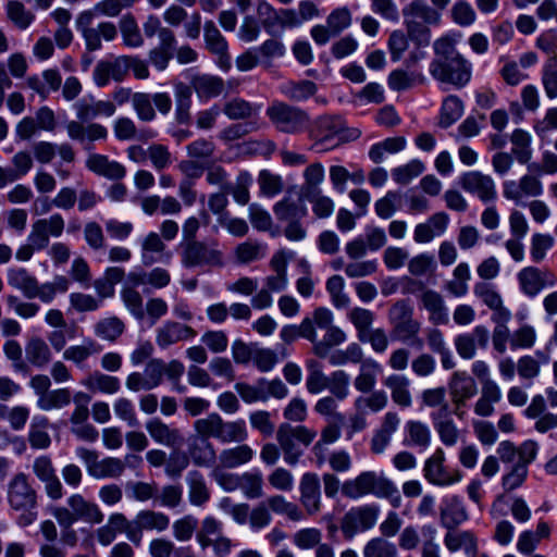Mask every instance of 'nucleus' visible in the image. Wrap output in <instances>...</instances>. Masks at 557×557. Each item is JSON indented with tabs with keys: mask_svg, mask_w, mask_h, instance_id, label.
<instances>
[{
	"mask_svg": "<svg viewBox=\"0 0 557 557\" xmlns=\"http://www.w3.org/2000/svg\"><path fill=\"white\" fill-rule=\"evenodd\" d=\"M457 39L444 35L434 40V58L430 62L429 73L437 82L462 88L472 77V64L457 50Z\"/></svg>",
	"mask_w": 557,
	"mask_h": 557,
	"instance_id": "obj_1",
	"label": "nucleus"
},
{
	"mask_svg": "<svg viewBox=\"0 0 557 557\" xmlns=\"http://www.w3.org/2000/svg\"><path fill=\"white\" fill-rule=\"evenodd\" d=\"M539 445L534 441H524L516 446L510 441L498 444L496 453L504 465H509L508 470L502 476V487L506 493L512 492L525 482L529 474V466L535 460Z\"/></svg>",
	"mask_w": 557,
	"mask_h": 557,
	"instance_id": "obj_2",
	"label": "nucleus"
},
{
	"mask_svg": "<svg viewBox=\"0 0 557 557\" xmlns=\"http://www.w3.org/2000/svg\"><path fill=\"white\" fill-rule=\"evenodd\" d=\"M7 502L11 510L18 512L17 523L27 527L37 520L38 493L27 474H14L7 486Z\"/></svg>",
	"mask_w": 557,
	"mask_h": 557,
	"instance_id": "obj_3",
	"label": "nucleus"
},
{
	"mask_svg": "<svg viewBox=\"0 0 557 557\" xmlns=\"http://www.w3.org/2000/svg\"><path fill=\"white\" fill-rule=\"evenodd\" d=\"M404 24L408 37L419 47H426L431 41V26L441 23V14L437 9L425 0H411L403 9Z\"/></svg>",
	"mask_w": 557,
	"mask_h": 557,
	"instance_id": "obj_4",
	"label": "nucleus"
},
{
	"mask_svg": "<svg viewBox=\"0 0 557 557\" xmlns=\"http://www.w3.org/2000/svg\"><path fill=\"white\" fill-rule=\"evenodd\" d=\"M51 515L60 527H73L78 521L98 525L104 520V513L99 505L81 493L71 494L65 506L52 507Z\"/></svg>",
	"mask_w": 557,
	"mask_h": 557,
	"instance_id": "obj_5",
	"label": "nucleus"
},
{
	"mask_svg": "<svg viewBox=\"0 0 557 557\" xmlns=\"http://www.w3.org/2000/svg\"><path fill=\"white\" fill-rule=\"evenodd\" d=\"M180 259L185 269H220L226 264L225 255L215 239L181 243Z\"/></svg>",
	"mask_w": 557,
	"mask_h": 557,
	"instance_id": "obj_6",
	"label": "nucleus"
},
{
	"mask_svg": "<svg viewBox=\"0 0 557 557\" xmlns=\"http://www.w3.org/2000/svg\"><path fill=\"white\" fill-rule=\"evenodd\" d=\"M413 307L408 299H400L388 309L387 318L392 334L403 343L422 348L423 341L419 337L421 323L413 317Z\"/></svg>",
	"mask_w": 557,
	"mask_h": 557,
	"instance_id": "obj_7",
	"label": "nucleus"
},
{
	"mask_svg": "<svg viewBox=\"0 0 557 557\" xmlns=\"http://www.w3.org/2000/svg\"><path fill=\"white\" fill-rule=\"evenodd\" d=\"M342 493L351 499L369 494L387 497L397 493V487L391 480L377 475L374 471H363L356 478L345 481L342 484Z\"/></svg>",
	"mask_w": 557,
	"mask_h": 557,
	"instance_id": "obj_8",
	"label": "nucleus"
},
{
	"mask_svg": "<svg viewBox=\"0 0 557 557\" xmlns=\"http://www.w3.org/2000/svg\"><path fill=\"white\" fill-rule=\"evenodd\" d=\"M315 436L317 432L305 425L293 426L282 423L276 431V441L283 451L285 463L296 466L302 456V450L297 446L296 441L309 446Z\"/></svg>",
	"mask_w": 557,
	"mask_h": 557,
	"instance_id": "obj_9",
	"label": "nucleus"
},
{
	"mask_svg": "<svg viewBox=\"0 0 557 557\" xmlns=\"http://www.w3.org/2000/svg\"><path fill=\"white\" fill-rule=\"evenodd\" d=\"M265 114L276 131L285 134H299L310 124L309 114L305 110L282 101L273 102Z\"/></svg>",
	"mask_w": 557,
	"mask_h": 557,
	"instance_id": "obj_10",
	"label": "nucleus"
},
{
	"mask_svg": "<svg viewBox=\"0 0 557 557\" xmlns=\"http://www.w3.org/2000/svg\"><path fill=\"white\" fill-rule=\"evenodd\" d=\"M96 16L95 7L91 10L81 12L76 17V27L82 33L88 51H97L102 47V39L113 41L117 37V28L112 22H101L96 27L91 23Z\"/></svg>",
	"mask_w": 557,
	"mask_h": 557,
	"instance_id": "obj_11",
	"label": "nucleus"
},
{
	"mask_svg": "<svg viewBox=\"0 0 557 557\" xmlns=\"http://www.w3.org/2000/svg\"><path fill=\"white\" fill-rule=\"evenodd\" d=\"M170 517L153 509L139 510L132 520H128L127 540L139 545L144 532L163 533L170 527Z\"/></svg>",
	"mask_w": 557,
	"mask_h": 557,
	"instance_id": "obj_12",
	"label": "nucleus"
},
{
	"mask_svg": "<svg viewBox=\"0 0 557 557\" xmlns=\"http://www.w3.org/2000/svg\"><path fill=\"white\" fill-rule=\"evenodd\" d=\"M517 281L522 294L529 298H534L542 290L557 284V277L550 269L534 265L521 269L517 274Z\"/></svg>",
	"mask_w": 557,
	"mask_h": 557,
	"instance_id": "obj_13",
	"label": "nucleus"
},
{
	"mask_svg": "<svg viewBox=\"0 0 557 557\" xmlns=\"http://www.w3.org/2000/svg\"><path fill=\"white\" fill-rule=\"evenodd\" d=\"M379 507L363 505L350 508L341 520V530L346 540H351L357 533L373 528L379 517Z\"/></svg>",
	"mask_w": 557,
	"mask_h": 557,
	"instance_id": "obj_14",
	"label": "nucleus"
},
{
	"mask_svg": "<svg viewBox=\"0 0 557 557\" xmlns=\"http://www.w3.org/2000/svg\"><path fill=\"white\" fill-rule=\"evenodd\" d=\"M445 451L441 447H437L433 454L425 459L423 476L430 484L449 486L461 480V472L459 470H448L445 466Z\"/></svg>",
	"mask_w": 557,
	"mask_h": 557,
	"instance_id": "obj_15",
	"label": "nucleus"
},
{
	"mask_svg": "<svg viewBox=\"0 0 557 557\" xmlns=\"http://www.w3.org/2000/svg\"><path fill=\"white\" fill-rule=\"evenodd\" d=\"M449 395L454 405V413L462 418L463 408L467 401L478 393L476 383L473 377L466 372H454L448 382Z\"/></svg>",
	"mask_w": 557,
	"mask_h": 557,
	"instance_id": "obj_16",
	"label": "nucleus"
},
{
	"mask_svg": "<svg viewBox=\"0 0 557 557\" xmlns=\"http://www.w3.org/2000/svg\"><path fill=\"white\" fill-rule=\"evenodd\" d=\"M459 184L463 190L475 195L483 202L494 201L497 197L494 180L480 171L463 173L460 176Z\"/></svg>",
	"mask_w": 557,
	"mask_h": 557,
	"instance_id": "obj_17",
	"label": "nucleus"
},
{
	"mask_svg": "<svg viewBox=\"0 0 557 557\" xmlns=\"http://www.w3.org/2000/svg\"><path fill=\"white\" fill-rule=\"evenodd\" d=\"M203 40L206 49L218 58L219 66L228 70L231 67L228 45L212 20H208L203 24Z\"/></svg>",
	"mask_w": 557,
	"mask_h": 557,
	"instance_id": "obj_18",
	"label": "nucleus"
},
{
	"mask_svg": "<svg viewBox=\"0 0 557 557\" xmlns=\"http://www.w3.org/2000/svg\"><path fill=\"white\" fill-rule=\"evenodd\" d=\"M490 332L484 325H476L472 332L456 336L454 343L457 354L466 360L473 359L476 349H485L488 345Z\"/></svg>",
	"mask_w": 557,
	"mask_h": 557,
	"instance_id": "obj_19",
	"label": "nucleus"
},
{
	"mask_svg": "<svg viewBox=\"0 0 557 557\" xmlns=\"http://www.w3.org/2000/svg\"><path fill=\"white\" fill-rule=\"evenodd\" d=\"M126 77V55H119L112 59L100 60L92 71V79L96 86L104 87L110 83L123 82Z\"/></svg>",
	"mask_w": 557,
	"mask_h": 557,
	"instance_id": "obj_20",
	"label": "nucleus"
},
{
	"mask_svg": "<svg viewBox=\"0 0 557 557\" xmlns=\"http://www.w3.org/2000/svg\"><path fill=\"white\" fill-rule=\"evenodd\" d=\"M543 194L540 178L525 174L520 180L506 181L503 184V195L506 199L519 202L523 197H539Z\"/></svg>",
	"mask_w": 557,
	"mask_h": 557,
	"instance_id": "obj_21",
	"label": "nucleus"
},
{
	"mask_svg": "<svg viewBox=\"0 0 557 557\" xmlns=\"http://www.w3.org/2000/svg\"><path fill=\"white\" fill-rule=\"evenodd\" d=\"M300 503L309 516L321 509V484L317 473L306 472L299 482Z\"/></svg>",
	"mask_w": 557,
	"mask_h": 557,
	"instance_id": "obj_22",
	"label": "nucleus"
},
{
	"mask_svg": "<svg viewBox=\"0 0 557 557\" xmlns=\"http://www.w3.org/2000/svg\"><path fill=\"white\" fill-rule=\"evenodd\" d=\"M195 336L196 331L191 326L175 321H166L156 330V343L161 349Z\"/></svg>",
	"mask_w": 557,
	"mask_h": 557,
	"instance_id": "obj_23",
	"label": "nucleus"
},
{
	"mask_svg": "<svg viewBox=\"0 0 557 557\" xmlns=\"http://www.w3.org/2000/svg\"><path fill=\"white\" fill-rule=\"evenodd\" d=\"M344 131V122L338 116L322 115L317 117L309 127V137L315 145L329 144Z\"/></svg>",
	"mask_w": 557,
	"mask_h": 557,
	"instance_id": "obj_24",
	"label": "nucleus"
},
{
	"mask_svg": "<svg viewBox=\"0 0 557 557\" xmlns=\"http://www.w3.org/2000/svg\"><path fill=\"white\" fill-rule=\"evenodd\" d=\"M65 221L60 213H53L48 218L36 220L32 224L30 234L45 248L49 246L50 237L58 238L63 234Z\"/></svg>",
	"mask_w": 557,
	"mask_h": 557,
	"instance_id": "obj_25",
	"label": "nucleus"
},
{
	"mask_svg": "<svg viewBox=\"0 0 557 557\" xmlns=\"http://www.w3.org/2000/svg\"><path fill=\"white\" fill-rule=\"evenodd\" d=\"M185 453L197 467H210L216 460V451L213 444L195 433L187 438V450Z\"/></svg>",
	"mask_w": 557,
	"mask_h": 557,
	"instance_id": "obj_26",
	"label": "nucleus"
},
{
	"mask_svg": "<svg viewBox=\"0 0 557 557\" xmlns=\"http://www.w3.org/2000/svg\"><path fill=\"white\" fill-rule=\"evenodd\" d=\"M146 431L151 440L166 447H178L183 443V435L176 428L163 422L160 418H151L145 423Z\"/></svg>",
	"mask_w": 557,
	"mask_h": 557,
	"instance_id": "obj_27",
	"label": "nucleus"
},
{
	"mask_svg": "<svg viewBox=\"0 0 557 557\" xmlns=\"http://www.w3.org/2000/svg\"><path fill=\"white\" fill-rule=\"evenodd\" d=\"M86 168L108 180L119 181L126 175V169L122 163L110 160L107 156L100 153H90L86 159Z\"/></svg>",
	"mask_w": 557,
	"mask_h": 557,
	"instance_id": "obj_28",
	"label": "nucleus"
},
{
	"mask_svg": "<svg viewBox=\"0 0 557 557\" xmlns=\"http://www.w3.org/2000/svg\"><path fill=\"white\" fill-rule=\"evenodd\" d=\"M128 519L123 512H113L109 516L106 524L95 530L97 542L101 546L111 545L119 534L124 533L127 536Z\"/></svg>",
	"mask_w": 557,
	"mask_h": 557,
	"instance_id": "obj_29",
	"label": "nucleus"
},
{
	"mask_svg": "<svg viewBox=\"0 0 557 557\" xmlns=\"http://www.w3.org/2000/svg\"><path fill=\"white\" fill-rule=\"evenodd\" d=\"M419 300L422 308L429 312V320L435 325L448 323V312L443 296L433 289H424Z\"/></svg>",
	"mask_w": 557,
	"mask_h": 557,
	"instance_id": "obj_30",
	"label": "nucleus"
},
{
	"mask_svg": "<svg viewBox=\"0 0 557 557\" xmlns=\"http://www.w3.org/2000/svg\"><path fill=\"white\" fill-rule=\"evenodd\" d=\"M65 128L67 136L72 140H76L82 144L85 140L92 143L96 140H104L108 137V129L99 123H89L84 125L83 122L79 121H70L65 125Z\"/></svg>",
	"mask_w": 557,
	"mask_h": 557,
	"instance_id": "obj_31",
	"label": "nucleus"
},
{
	"mask_svg": "<svg viewBox=\"0 0 557 557\" xmlns=\"http://www.w3.org/2000/svg\"><path fill=\"white\" fill-rule=\"evenodd\" d=\"M382 372V366L374 359L368 358L361 362L358 373L354 379V387L361 394L372 392L376 385L377 376Z\"/></svg>",
	"mask_w": 557,
	"mask_h": 557,
	"instance_id": "obj_32",
	"label": "nucleus"
},
{
	"mask_svg": "<svg viewBox=\"0 0 557 557\" xmlns=\"http://www.w3.org/2000/svg\"><path fill=\"white\" fill-rule=\"evenodd\" d=\"M255 457V450L248 445L238 443V445L224 448L219 455V466L222 469H236L249 463Z\"/></svg>",
	"mask_w": 557,
	"mask_h": 557,
	"instance_id": "obj_33",
	"label": "nucleus"
},
{
	"mask_svg": "<svg viewBox=\"0 0 557 557\" xmlns=\"http://www.w3.org/2000/svg\"><path fill=\"white\" fill-rule=\"evenodd\" d=\"M26 362L38 369L46 368L52 360L49 345L40 336L30 337L25 345Z\"/></svg>",
	"mask_w": 557,
	"mask_h": 557,
	"instance_id": "obj_34",
	"label": "nucleus"
},
{
	"mask_svg": "<svg viewBox=\"0 0 557 557\" xmlns=\"http://www.w3.org/2000/svg\"><path fill=\"white\" fill-rule=\"evenodd\" d=\"M431 420L443 445L451 447L458 443L460 430L450 417V412L431 413Z\"/></svg>",
	"mask_w": 557,
	"mask_h": 557,
	"instance_id": "obj_35",
	"label": "nucleus"
},
{
	"mask_svg": "<svg viewBox=\"0 0 557 557\" xmlns=\"http://www.w3.org/2000/svg\"><path fill=\"white\" fill-rule=\"evenodd\" d=\"M76 116L79 122H87L94 120L99 115L112 116L115 113L114 102L108 100L87 101L85 99L77 101L74 104Z\"/></svg>",
	"mask_w": 557,
	"mask_h": 557,
	"instance_id": "obj_36",
	"label": "nucleus"
},
{
	"mask_svg": "<svg viewBox=\"0 0 557 557\" xmlns=\"http://www.w3.org/2000/svg\"><path fill=\"white\" fill-rule=\"evenodd\" d=\"M404 443L409 447L426 449L432 442V433L429 425L420 420H408L404 426Z\"/></svg>",
	"mask_w": 557,
	"mask_h": 557,
	"instance_id": "obj_37",
	"label": "nucleus"
},
{
	"mask_svg": "<svg viewBox=\"0 0 557 557\" xmlns=\"http://www.w3.org/2000/svg\"><path fill=\"white\" fill-rule=\"evenodd\" d=\"M188 486V499L193 506L201 507L211 497L210 488L207 485L205 475L198 470H191L186 475Z\"/></svg>",
	"mask_w": 557,
	"mask_h": 557,
	"instance_id": "obj_38",
	"label": "nucleus"
},
{
	"mask_svg": "<svg viewBox=\"0 0 557 557\" xmlns=\"http://www.w3.org/2000/svg\"><path fill=\"white\" fill-rule=\"evenodd\" d=\"M383 384L389 389L392 399L396 405L403 408L411 406L410 381L407 376L391 374L384 379Z\"/></svg>",
	"mask_w": 557,
	"mask_h": 557,
	"instance_id": "obj_39",
	"label": "nucleus"
},
{
	"mask_svg": "<svg viewBox=\"0 0 557 557\" xmlns=\"http://www.w3.org/2000/svg\"><path fill=\"white\" fill-rule=\"evenodd\" d=\"M468 520V512L458 496H453L445 500V505L441 509V521L443 527L448 530L457 528L459 524Z\"/></svg>",
	"mask_w": 557,
	"mask_h": 557,
	"instance_id": "obj_40",
	"label": "nucleus"
},
{
	"mask_svg": "<svg viewBox=\"0 0 557 557\" xmlns=\"http://www.w3.org/2000/svg\"><path fill=\"white\" fill-rule=\"evenodd\" d=\"M125 323L119 317H106L94 325V334L103 342L115 343L125 332Z\"/></svg>",
	"mask_w": 557,
	"mask_h": 557,
	"instance_id": "obj_41",
	"label": "nucleus"
},
{
	"mask_svg": "<svg viewBox=\"0 0 557 557\" xmlns=\"http://www.w3.org/2000/svg\"><path fill=\"white\" fill-rule=\"evenodd\" d=\"M70 281L64 275L54 276L53 281L39 284L37 281L35 290H33L32 299L38 298L44 304L52 302L57 295L64 294L69 290Z\"/></svg>",
	"mask_w": 557,
	"mask_h": 557,
	"instance_id": "obj_42",
	"label": "nucleus"
},
{
	"mask_svg": "<svg viewBox=\"0 0 557 557\" xmlns=\"http://www.w3.org/2000/svg\"><path fill=\"white\" fill-rule=\"evenodd\" d=\"M325 333L321 339L318 338L312 347V352L319 358H326L332 348L344 344L347 339V334L337 325H330L324 330Z\"/></svg>",
	"mask_w": 557,
	"mask_h": 557,
	"instance_id": "obj_43",
	"label": "nucleus"
},
{
	"mask_svg": "<svg viewBox=\"0 0 557 557\" xmlns=\"http://www.w3.org/2000/svg\"><path fill=\"white\" fill-rule=\"evenodd\" d=\"M270 512L285 516L294 522L301 521L304 513L297 504L287 500L281 494H274L263 500Z\"/></svg>",
	"mask_w": 557,
	"mask_h": 557,
	"instance_id": "obj_44",
	"label": "nucleus"
},
{
	"mask_svg": "<svg viewBox=\"0 0 557 557\" xmlns=\"http://www.w3.org/2000/svg\"><path fill=\"white\" fill-rule=\"evenodd\" d=\"M219 442L223 444L243 443L248 438V430L243 419L224 420L220 423Z\"/></svg>",
	"mask_w": 557,
	"mask_h": 557,
	"instance_id": "obj_45",
	"label": "nucleus"
},
{
	"mask_svg": "<svg viewBox=\"0 0 557 557\" xmlns=\"http://www.w3.org/2000/svg\"><path fill=\"white\" fill-rule=\"evenodd\" d=\"M191 89L199 98L210 99L218 97L224 89V83L220 77L210 75H197L191 78Z\"/></svg>",
	"mask_w": 557,
	"mask_h": 557,
	"instance_id": "obj_46",
	"label": "nucleus"
},
{
	"mask_svg": "<svg viewBox=\"0 0 557 557\" xmlns=\"http://www.w3.org/2000/svg\"><path fill=\"white\" fill-rule=\"evenodd\" d=\"M101 347L92 339H85L81 345H72L64 349L63 359L74 363L77 368H83L84 363L95 354H98Z\"/></svg>",
	"mask_w": 557,
	"mask_h": 557,
	"instance_id": "obj_47",
	"label": "nucleus"
},
{
	"mask_svg": "<svg viewBox=\"0 0 557 557\" xmlns=\"http://www.w3.org/2000/svg\"><path fill=\"white\" fill-rule=\"evenodd\" d=\"M82 384L91 392L104 394H115L121 387L120 380L116 376L108 375L100 371L90 373Z\"/></svg>",
	"mask_w": 557,
	"mask_h": 557,
	"instance_id": "obj_48",
	"label": "nucleus"
},
{
	"mask_svg": "<svg viewBox=\"0 0 557 557\" xmlns=\"http://www.w3.org/2000/svg\"><path fill=\"white\" fill-rule=\"evenodd\" d=\"M388 404L387 394L382 389H373L367 395H360L354 400V409L358 413H367V411L379 412Z\"/></svg>",
	"mask_w": 557,
	"mask_h": 557,
	"instance_id": "obj_49",
	"label": "nucleus"
},
{
	"mask_svg": "<svg viewBox=\"0 0 557 557\" xmlns=\"http://www.w3.org/2000/svg\"><path fill=\"white\" fill-rule=\"evenodd\" d=\"M445 546L449 552H457L463 548L470 557L476 555L478 544L474 535L469 531L447 532L444 537Z\"/></svg>",
	"mask_w": 557,
	"mask_h": 557,
	"instance_id": "obj_50",
	"label": "nucleus"
},
{
	"mask_svg": "<svg viewBox=\"0 0 557 557\" xmlns=\"http://www.w3.org/2000/svg\"><path fill=\"white\" fill-rule=\"evenodd\" d=\"M8 284L22 292V294L27 298L32 299L33 290H35L37 278L32 275L24 268H15L8 270Z\"/></svg>",
	"mask_w": 557,
	"mask_h": 557,
	"instance_id": "obj_51",
	"label": "nucleus"
},
{
	"mask_svg": "<svg viewBox=\"0 0 557 557\" xmlns=\"http://www.w3.org/2000/svg\"><path fill=\"white\" fill-rule=\"evenodd\" d=\"M511 152L520 164H525L532 159V136L529 132L516 128L510 136Z\"/></svg>",
	"mask_w": 557,
	"mask_h": 557,
	"instance_id": "obj_52",
	"label": "nucleus"
},
{
	"mask_svg": "<svg viewBox=\"0 0 557 557\" xmlns=\"http://www.w3.org/2000/svg\"><path fill=\"white\" fill-rule=\"evenodd\" d=\"M273 212L278 221L287 223L305 218L307 215V208L305 205L285 197L274 205Z\"/></svg>",
	"mask_w": 557,
	"mask_h": 557,
	"instance_id": "obj_53",
	"label": "nucleus"
},
{
	"mask_svg": "<svg viewBox=\"0 0 557 557\" xmlns=\"http://www.w3.org/2000/svg\"><path fill=\"white\" fill-rule=\"evenodd\" d=\"M123 44L129 48H139L144 45V37L133 14H124L119 21Z\"/></svg>",
	"mask_w": 557,
	"mask_h": 557,
	"instance_id": "obj_54",
	"label": "nucleus"
},
{
	"mask_svg": "<svg viewBox=\"0 0 557 557\" xmlns=\"http://www.w3.org/2000/svg\"><path fill=\"white\" fill-rule=\"evenodd\" d=\"M306 368L308 371L306 379L308 393L315 395L326 389L329 375L324 373L322 364L315 359H308Z\"/></svg>",
	"mask_w": 557,
	"mask_h": 557,
	"instance_id": "obj_55",
	"label": "nucleus"
},
{
	"mask_svg": "<svg viewBox=\"0 0 557 557\" xmlns=\"http://www.w3.org/2000/svg\"><path fill=\"white\" fill-rule=\"evenodd\" d=\"M191 94L193 89L190 86L184 83L175 84V116L180 124H185L190 119Z\"/></svg>",
	"mask_w": 557,
	"mask_h": 557,
	"instance_id": "obj_56",
	"label": "nucleus"
},
{
	"mask_svg": "<svg viewBox=\"0 0 557 557\" xmlns=\"http://www.w3.org/2000/svg\"><path fill=\"white\" fill-rule=\"evenodd\" d=\"M407 140L403 136L389 137L374 144L369 150V158L374 163H381L386 153H397L405 149Z\"/></svg>",
	"mask_w": 557,
	"mask_h": 557,
	"instance_id": "obj_57",
	"label": "nucleus"
},
{
	"mask_svg": "<svg viewBox=\"0 0 557 557\" xmlns=\"http://www.w3.org/2000/svg\"><path fill=\"white\" fill-rule=\"evenodd\" d=\"M304 183L300 186V197L315 191H321V184L324 181L325 172L321 163L309 164L304 171Z\"/></svg>",
	"mask_w": 557,
	"mask_h": 557,
	"instance_id": "obj_58",
	"label": "nucleus"
},
{
	"mask_svg": "<svg viewBox=\"0 0 557 557\" xmlns=\"http://www.w3.org/2000/svg\"><path fill=\"white\" fill-rule=\"evenodd\" d=\"M263 476L259 471H246L240 474L239 490L248 499L261 498L263 492Z\"/></svg>",
	"mask_w": 557,
	"mask_h": 557,
	"instance_id": "obj_59",
	"label": "nucleus"
},
{
	"mask_svg": "<svg viewBox=\"0 0 557 557\" xmlns=\"http://www.w3.org/2000/svg\"><path fill=\"white\" fill-rule=\"evenodd\" d=\"M71 400L72 395L69 388H57L38 398L37 407L44 411L58 410L69 406Z\"/></svg>",
	"mask_w": 557,
	"mask_h": 557,
	"instance_id": "obj_60",
	"label": "nucleus"
},
{
	"mask_svg": "<svg viewBox=\"0 0 557 557\" xmlns=\"http://www.w3.org/2000/svg\"><path fill=\"white\" fill-rule=\"evenodd\" d=\"M252 184V176L247 171L238 173L234 184L228 183L225 194H231L234 200L242 206H245L250 200L249 188Z\"/></svg>",
	"mask_w": 557,
	"mask_h": 557,
	"instance_id": "obj_61",
	"label": "nucleus"
},
{
	"mask_svg": "<svg viewBox=\"0 0 557 557\" xmlns=\"http://www.w3.org/2000/svg\"><path fill=\"white\" fill-rule=\"evenodd\" d=\"M221 420L222 417L219 413L211 412L203 418L197 419L194 422V432L196 435H199L208 441H210V438L219 440Z\"/></svg>",
	"mask_w": 557,
	"mask_h": 557,
	"instance_id": "obj_62",
	"label": "nucleus"
},
{
	"mask_svg": "<svg viewBox=\"0 0 557 557\" xmlns=\"http://www.w3.org/2000/svg\"><path fill=\"white\" fill-rule=\"evenodd\" d=\"M463 114V102L457 96L450 95L443 101L440 126L447 128Z\"/></svg>",
	"mask_w": 557,
	"mask_h": 557,
	"instance_id": "obj_63",
	"label": "nucleus"
},
{
	"mask_svg": "<svg viewBox=\"0 0 557 557\" xmlns=\"http://www.w3.org/2000/svg\"><path fill=\"white\" fill-rule=\"evenodd\" d=\"M330 395L339 401L345 400L350 394V376L345 370H335L327 377Z\"/></svg>",
	"mask_w": 557,
	"mask_h": 557,
	"instance_id": "obj_64",
	"label": "nucleus"
}]
</instances>
